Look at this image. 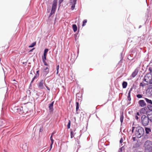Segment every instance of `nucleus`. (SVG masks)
I'll return each mask as SVG.
<instances>
[{"mask_svg":"<svg viewBox=\"0 0 152 152\" xmlns=\"http://www.w3.org/2000/svg\"><path fill=\"white\" fill-rule=\"evenodd\" d=\"M50 140L51 141V144H50V150H49V151H50L51 149H52V145L53 144V142H54V140L53 139L52 135H51V136H50Z\"/></svg>","mask_w":152,"mask_h":152,"instance_id":"nucleus-14","label":"nucleus"},{"mask_svg":"<svg viewBox=\"0 0 152 152\" xmlns=\"http://www.w3.org/2000/svg\"><path fill=\"white\" fill-rule=\"evenodd\" d=\"M138 70L137 69H135L134 72L132 73V76L133 77H135V76L137 75V73L138 72Z\"/></svg>","mask_w":152,"mask_h":152,"instance_id":"nucleus-13","label":"nucleus"},{"mask_svg":"<svg viewBox=\"0 0 152 152\" xmlns=\"http://www.w3.org/2000/svg\"><path fill=\"white\" fill-rule=\"evenodd\" d=\"M127 85V83L126 82L124 81L122 83V87L123 88H126Z\"/></svg>","mask_w":152,"mask_h":152,"instance_id":"nucleus-18","label":"nucleus"},{"mask_svg":"<svg viewBox=\"0 0 152 152\" xmlns=\"http://www.w3.org/2000/svg\"><path fill=\"white\" fill-rule=\"evenodd\" d=\"M144 147L145 149V152L148 151V152H151L152 150V142L148 140L144 144Z\"/></svg>","mask_w":152,"mask_h":152,"instance_id":"nucleus-3","label":"nucleus"},{"mask_svg":"<svg viewBox=\"0 0 152 152\" xmlns=\"http://www.w3.org/2000/svg\"><path fill=\"white\" fill-rule=\"evenodd\" d=\"M39 76H37V75H35L34 76V77L33 78L32 80L31 81L30 84L32 83L34 81V80L35 79L37 78Z\"/></svg>","mask_w":152,"mask_h":152,"instance_id":"nucleus-22","label":"nucleus"},{"mask_svg":"<svg viewBox=\"0 0 152 152\" xmlns=\"http://www.w3.org/2000/svg\"><path fill=\"white\" fill-rule=\"evenodd\" d=\"M1 61V59H0V61Z\"/></svg>","mask_w":152,"mask_h":152,"instance_id":"nucleus-53","label":"nucleus"},{"mask_svg":"<svg viewBox=\"0 0 152 152\" xmlns=\"http://www.w3.org/2000/svg\"><path fill=\"white\" fill-rule=\"evenodd\" d=\"M124 119V113L123 112H122L121 113L120 115V121L121 122V124H122L123 121Z\"/></svg>","mask_w":152,"mask_h":152,"instance_id":"nucleus-15","label":"nucleus"},{"mask_svg":"<svg viewBox=\"0 0 152 152\" xmlns=\"http://www.w3.org/2000/svg\"><path fill=\"white\" fill-rule=\"evenodd\" d=\"M42 130V129H40L39 131L40 132H41Z\"/></svg>","mask_w":152,"mask_h":152,"instance_id":"nucleus-45","label":"nucleus"},{"mask_svg":"<svg viewBox=\"0 0 152 152\" xmlns=\"http://www.w3.org/2000/svg\"><path fill=\"white\" fill-rule=\"evenodd\" d=\"M54 103V102L53 101L52 103L49 104V110L50 112L53 111V106Z\"/></svg>","mask_w":152,"mask_h":152,"instance_id":"nucleus-8","label":"nucleus"},{"mask_svg":"<svg viewBox=\"0 0 152 152\" xmlns=\"http://www.w3.org/2000/svg\"><path fill=\"white\" fill-rule=\"evenodd\" d=\"M54 134V133H52V134L51 135H53V134Z\"/></svg>","mask_w":152,"mask_h":152,"instance_id":"nucleus-49","label":"nucleus"},{"mask_svg":"<svg viewBox=\"0 0 152 152\" xmlns=\"http://www.w3.org/2000/svg\"><path fill=\"white\" fill-rule=\"evenodd\" d=\"M48 51V49H45L44 50V54L47 55Z\"/></svg>","mask_w":152,"mask_h":152,"instance_id":"nucleus-34","label":"nucleus"},{"mask_svg":"<svg viewBox=\"0 0 152 152\" xmlns=\"http://www.w3.org/2000/svg\"><path fill=\"white\" fill-rule=\"evenodd\" d=\"M36 75H37V76H39V70H38L37 71Z\"/></svg>","mask_w":152,"mask_h":152,"instance_id":"nucleus-38","label":"nucleus"},{"mask_svg":"<svg viewBox=\"0 0 152 152\" xmlns=\"http://www.w3.org/2000/svg\"><path fill=\"white\" fill-rule=\"evenodd\" d=\"M72 28L74 32H75L77 31V27L76 24H73L72 25Z\"/></svg>","mask_w":152,"mask_h":152,"instance_id":"nucleus-17","label":"nucleus"},{"mask_svg":"<svg viewBox=\"0 0 152 152\" xmlns=\"http://www.w3.org/2000/svg\"><path fill=\"white\" fill-rule=\"evenodd\" d=\"M142 114H140V112L139 113V112H137V114H136V115H137V116H140V115H141Z\"/></svg>","mask_w":152,"mask_h":152,"instance_id":"nucleus-40","label":"nucleus"},{"mask_svg":"<svg viewBox=\"0 0 152 152\" xmlns=\"http://www.w3.org/2000/svg\"><path fill=\"white\" fill-rule=\"evenodd\" d=\"M135 118L136 120H138V119H139V118H138V116L137 115H136L135 116Z\"/></svg>","mask_w":152,"mask_h":152,"instance_id":"nucleus-41","label":"nucleus"},{"mask_svg":"<svg viewBox=\"0 0 152 152\" xmlns=\"http://www.w3.org/2000/svg\"><path fill=\"white\" fill-rule=\"evenodd\" d=\"M140 27H139V28H140Z\"/></svg>","mask_w":152,"mask_h":152,"instance_id":"nucleus-51","label":"nucleus"},{"mask_svg":"<svg viewBox=\"0 0 152 152\" xmlns=\"http://www.w3.org/2000/svg\"><path fill=\"white\" fill-rule=\"evenodd\" d=\"M87 20H85L83 21V23L82 24V26H84L86 25V23H87Z\"/></svg>","mask_w":152,"mask_h":152,"instance_id":"nucleus-29","label":"nucleus"},{"mask_svg":"<svg viewBox=\"0 0 152 152\" xmlns=\"http://www.w3.org/2000/svg\"><path fill=\"white\" fill-rule=\"evenodd\" d=\"M77 143H78V144H79V142H80V141L79 140H78L77 141Z\"/></svg>","mask_w":152,"mask_h":152,"instance_id":"nucleus-46","label":"nucleus"},{"mask_svg":"<svg viewBox=\"0 0 152 152\" xmlns=\"http://www.w3.org/2000/svg\"><path fill=\"white\" fill-rule=\"evenodd\" d=\"M36 44V42H34L31 44V45L29 46V47L32 48L34 47Z\"/></svg>","mask_w":152,"mask_h":152,"instance_id":"nucleus-27","label":"nucleus"},{"mask_svg":"<svg viewBox=\"0 0 152 152\" xmlns=\"http://www.w3.org/2000/svg\"><path fill=\"white\" fill-rule=\"evenodd\" d=\"M45 83V81L43 80H41L39 82L38 85V88L40 89H43L44 88L43 84Z\"/></svg>","mask_w":152,"mask_h":152,"instance_id":"nucleus-6","label":"nucleus"},{"mask_svg":"<svg viewBox=\"0 0 152 152\" xmlns=\"http://www.w3.org/2000/svg\"><path fill=\"white\" fill-rule=\"evenodd\" d=\"M59 68V65H58L56 66V70H57L56 74H58V73Z\"/></svg>","mask_w":152,"mask_h":152,"instance_id":"nucleus-35","label":"nucleus"},{"mask_svg":"<svg viewBox=\"0 0 152 152\" xmlns=\"http://www.w3.org/2000/svg\"><path fill=\"white\" fill-rule=\"evenodd\" d=\"M149 70L150 71V72H151L152 71V68H151L150 67L149 68Z\"/></svg>","mask_w":152,"mask_h":152,"instance_id":"nucleus-43","label":"nucleus"},{"mask_svg":"<svg viewBox=\"0 0 152 152\" xmlns=\"http://www.w3.org/2000/svg\"><path fill=\"white\" fill-rule=\"evenodd\" d=\"M133 138L134 140H135V137H133Z\"/></svg>","mask_w":152,"mask_h":152,"instance_id":"nucleus-48","label":"nucleus"},{"mask_svg":"<svg viewBox=\"0 0 152 152\" xmlns=\"http://www.w3.org/2000/svg\"><path fill=\"white\" fill-rule=\"evenodd\" d=\"M146 107H144L141 109L140 110V113L141 114H145L146 112Z\"/></svg>","mask_w":152,"mask_h":152,"instance_id":"nucleus-11","label":"nucleus"},{"mask_svg":"<svg viewBox=\"0 0 152 152\" xmlns=\"http://www.w3.org/2000/svg\"><path fill=\"white\" fill-rule=\"evenodd\" d=\"M148 89H152V81L149 83Z\"/></svg>","mask_w":152,"mask_h":152,"instance_id":"nucleus-25","label":"nucleus"},{"mask_svg":"<svg viewBox=\"0 0 152 152\" xmlns=\"http://www.w3.org/2000/svg\"><path fill=\"white\" fill-rule=\"evenodd\" d=\"M64 0H59L58 3L59 4H60Z\"/></svg>","mask_w":152,"mask_h":152,"instance_id":"nucleus-39","label":"nucleus"},{"mask_svg":"<svg viewBox=\"0 0 152 152\" xmlns=\"http://www.w3.org/2000/svg\"><path fill=\"white\" fill-rule=\"evenodd\" d=\"M70 2L72 4L75 5L76 4V0H70Z\"/></svg>","mask_w":152,"mask_h":152,"instance_id":"nucleus-24","label":"nucleus"},{"mask_svg":"<svg viewBox=\"0 0 152 152\" xmlns=\"http://www.w3.org/2000/svg\"><path fill=\"white\" fill-rule=\"evenodd\" d=\"M70 134H71V138H72L74 137V134L73 132L72 131H71L70 132Z\"/></svg>","mask_w":152,"mask_h":152,"instance_id":"nucleus-32","label":"nucleus"},{"mask_svg":"<svg viewBox=\"0 0 152 152\" xmlns=\"http://www.w3.org/2000/svg\"><path fill=\"white\" fill-rule=\"evenodd\" d=\"M43 61V62L44 63V65L45 66H48V65L47 64V63L45 61V60H43V61Z\"/></svg>","mask_w":152,"mask_h":152,"instance_id":"nucleus-37","label":"nucleus"},{"mask_svg":"<svg viewBox=\"0 0 152 152\" xmlns=\"http://www.w3.org/2000/svg\"><path fill=\"white\" fill-rule=\"evenodd\" d=\"M46 55L43 54V56L42 57V61L45 60H46Z\"/></svg>","mask_w":152,"mask_h":152,"instance_id":"nucleus-33","label":"nucleus"},{"mask_svg":"<svg viewBox=\"0 0 152 152\" xmlns=\"http://www.w3.org/2000/svg\"><path fill=\"white\" fill-rule=\"evenodd\" d=\"M138 104L140 106L143 107L146 105L145 102L143 100H140L138 102Z\"/></svg>","mask_w":152,"mask_h":152,"instance_id":"nucleus-7","label":"nucleus"},{"mask_svg":"<svg viewBox=\"0 0 152 152\" xmlns=\"http://www.w3.org/2000/svg\"><path fill=\"white\" fill-rule=\"evenodd\" d=\"M132 88H131L130 90L129 91V92L128 93V96L127 97V99L128 100L130 101L131 100V98L130 96V94L131 91H132Z\"/></svg>","mask_w":152,"mask_h":152,"instance_id":"nucleus-12","label":"nucleus"},{"mask_svg":"<svg viewBox=\"0 0 152 152\" xmlns=\"http://www.w3.org/2000/svg\"><path fill=\"white\" fill-rule=\"evenodd\" d=\"M145 99L147 103L150 104L152 105V102L151 100L147 98H145Z\"/></svg>","mask_w":152,"mask_h":152,"instance_id":"nucleus-19","label":"nucleus"},{"mask_svg":"<svg viewBox=\"0 0 152 152\" xmlns=\"http://www.w3.org/2000/svg\"><path fill=\"white\" fill-rule=\"evenodd\" d=\"M140 27H139V28H140Z\"/></svg>","mask_w":152,"mask_h":152,"instance_id":"nucleus-50","label":"nucleus"},{"mask_svg":"<svg viewBox=\"0 0 152 152\" xmlns=\"http://www.w3.org/2000/svg\"><path fill=\"white\" fill-rule=\"evenodd\" d=\"M43 69V72L46 75L49 72V68L48 67H44Z\"/></svg>","mask_w":152,"mask_h":152,"instance_id":"nucleus-10","label":"nucleus"},{"mask_svg":"<svg viewBox=\"0 0 152 152\" xmlns=\"http://www.w3.org/2000/svg\"><path fill=\"white\" fill-rule=\"evenodd\" d=\"M132 132L134 133V135L138 138L141 137L144 133L143 128L140 126L132 127Z\"/></svg>","mask_w":152,"mask_h":152,"instance_id":"nucleus-1","label":"nucleus"},{"mask_svg":"<svg viewBox=\"0 0 152 152\" xmlns=\"http://www.w3.org/2000/svg\"><path fill=\"white\" fill-rule=\"evenodd\" d=\"M70 123H71L70 121V120H69V122H68V124H67V128H68V129H69L70 128Z\"/></svg>","mask_w":152,"mask_h":152,"instance_id":"nucleus-31","label":"nucleus"},{"mask_svg":"<svg viewBox=\"0 0 152 152\" xmlns=\"http://www.w3.org/2000/svg\"><path fill=\"white\" fill-rule=\"evenodd\" d=\"M125 148L124 146H122L118 150V152H122V151Z\"/></svg>","mask_w":152,"mask_h":152,"instance_id":"nucleus-28","label":"nucleus"},{"mask_svg":"<svg viewBox=\"0 0 152 152\" xmlns=\"http://www.w3.org/2000/svg\"><path fill=\"white\" fill-rule=\"evenodd\" d=\"M123 142V139L122 138H121L120 141V143H121Z\"/></svg>","mask_w":152,"mask_h":152,"instance_id":"nucleus-42","label":"nucleus"},{"mask_svg":"<svg viewBox=\"0 0 152 152\" xmlns=\"http://www.w3.org/2000/svg\"><path fill=\"white\" fill-rule=\"evenodd\" d=\"M147 107L149 109V110L151 112V114H152V105L150 104L148 105L147 106Z\"/></svg>","mask_w":152,"mask_h":152,"instance_id":"nucleus-21","label":"nucleus"},{"mask_svg":"<svg viewBox=\"0 0 152 152\" xmlns=\"http://www.w3.org/2000/svg\"><path fill=\"white\" fill-rule=\"evenodd\" d=\"M144 78V80L149 83L152 81V75L150 73L147 74Z\"/></svg>","mask_w":152,"mask_h":152,"instance_id":"nucleus-5","label":"nucleus"},{"mask_svg":"<svg viewBox=\"0 0 152 152\" xmlns=\"http://www.w3.org/2000/svg\"><path fill=\"white\" fill-rule=\"evenodd\" d=\"M76 113L78 114V113L77 112V110L79 108V103L77 102L76 103Z\"/></svg>","mask_w":152,"mask_h":152,"instance_id":"nucleus-20","label":"nucleus"},{"mask_svg":"<svg viewBox=\"0 0 152 152\" xmlns=\"http://www.w3.org/2000/svg\"><path fill=\"white\" fill-rule=\"evenodd\" d=\"M140 27H139V28H140Z\"/></svg>","mask_w":152,"mask_h":152,"instance_id":"nucleus-52","label":"nucleus"},{"mask_svg":"<svg viewBox=\"0 0 152 152\" xmlns=\"http://www.w3.org/2000/svg\"><path fill=\"white\" fill-rule=\"evenodd\" d=\"M79 138V137H77V140H78V139Z\"/></svg>","mask_w":152,"mask_h":152,"instance_id":"nucleus-47","label":"nucleus"},{"mask_svg":"<svg viewBox=\"0 0 152 152\" xmlns=\"http://www.w3.org/2000/svg\"><path fill=\"white\" fill-rule=\"evenodd\" d=\"M139 144L137 143H136L135 144L133 147V149H134L135 148H137L139 147Z\"/></svg>","mask_w":152,"mask_h":152,"instance_id":"nucleus-26","label":"nucleus"},{"mask_svg":"<svg viewBox=\"0 0 152 152\" xmlns=\"http://www.w3.org/2000/svg\"><path fill=\"white\" fill-rule=\"evenodd\" d=\"M146 91L150 95H152V89H147Z\"/></svg>","mask_w":152,"mask_h":152,"instance_id":"nucleus-23","label":"nucleus"},{"mask_svg":"<svg viewBox=\"0 0 152 152\" xmlns=\"http://www.w3.org/2000/svg\"><path fill=\"white\" fill-rule=\"evenodd\" d=\"M149 83L144 80V78L143 80V81L140 84V86H142L143 87L147 85H148Z\"/></svg>","mask_w":152,"mask_h":152,"instance_id":"nucleus-9","label":"nucleus"},{"mask_svg":"<svg viewBox=\"0 0 152 152\" xmlns=\"http://www.w3.org/2000/svg\"><path fill=\"white\" fill-rule=\"evenodd\" d=\"M136 96L138 98H141L142 97V95L140 94H138Z\"/></svg>","mask_w":152,"mask_h":152,"instance_id":"nucleus-30","label":"nucleus"},{"mask_svg":"<svg viewBox=\"0 0 152 152\" xmlns=\"http://www.w3.org/2000/svg\"><path fill=\"white\" fill-rule=\"evenodd\" d=\"M141 123L144 126H145L149 123H152V114H148L147 115H143L141 118Z\"/></svg>","mask_w":152,"mask_h":152,"instance_id":"nucleus-2","label":"nucleus"},{"mask_svg":"<svg viewBox=\"0 0 152 152\" xmlns=\"http://www.w3.org/2000/svg\"><path fill=\"white\" fill-rule=\"evenodd\" d=\"M46 86V88L49 90H50V88L48 87L47 86Z\"/></svg>","mask_w":152,"mask_h":152,"instance_id":"nucleus-44","label":"nucleus"},{"mask_svg":"<svg viewBox=\"0 0 152 152\" xmlns=\"http://www.w3.org/2000/svg\"><path fill=\"white\" fill-rule=\"evenodd\" d=\"M145 133L147 134H148L151 132V129L150 128L145 127Z\"/></svg>","mask_w":152,"mask_h":152,"instance_id":"nucleus-16","label":"nucleus"},{"mask_svg":"<svg viewBox=\"0 0 152 152\" xmlns=\"http://www.w3.org/2000/svg\"><path fill=\"white\" fill-rule=\"evenodd\" d=\"M72 6H71V9L72 10H73L75 8V5L72 4Z\"/></svg>","mask_w":152,"mask_h":152,"instance_id":"nucleus-36","label":"nucleus"},{"mask_svg":"<svg viewBox=\"0 0 152 152\" xmlns=\"http://www.w3.org/2000/svg\"><path fill=\"white\" fill-rule=\"evenodd\" d=\"M57 3V0H53V4L51 10L50 16H51V15L54 13L56 8Z\"/></svg>","mask_w":152,"mask_h":152,"instance_id":"nucleus-4","label":"nucleus"}]
</instances>
